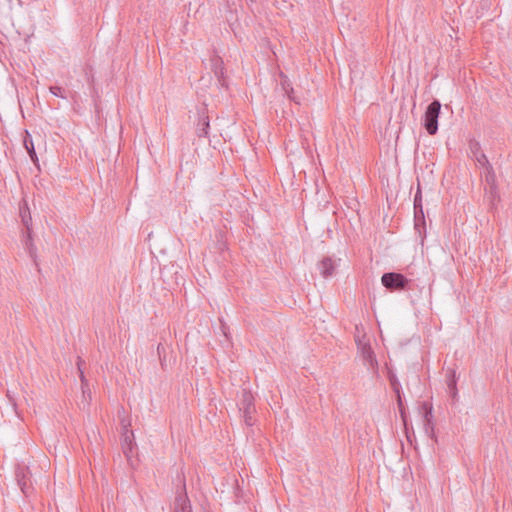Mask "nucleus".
<instances>
[{
    "label": "nucleus",
    "instance_id": "obj_1",
    "mask_svg": "<svg viewBox=\"0 0 512 512\" xmlns=\"http://www.w3.org/2000/svg\"><path fill=\"white\" fill-rule=\"evenodd\" d=\"M356 345L365 365H367L372 370L377 369L378 362L375 353L371 348L370 338L367 336V334H363L362 337L358 334L356 336Z\"/></svg>",
    "mask_w": 512,
    "mask_h": 512
},
{
    "label": "nucleus",
    "instance_id": "obj_2",
    "mask_svg": "<svg viewBox=\"0 0 512 512\" xmlns=\"http://www.w3.org/2000/svg\"><path fill=\"white\" fill-rule=\"evenodd\" d=\"M441 103L438 100L431 102L424 115V127L428 134L435 135L438 131V117L440 114Z\"/></svg>",
    "mask_w": 512,
    "mask_h": 512
},
{
    "label": "nucleus",
    "instance_id": "obj_3",
    "mask_svg": "<svg viewBox=\"0 0 512 512\" xmlns=\"http://www.w3.org/2000/svg\"><path fill=\"white\" fill-rule=\"evenodd\" d=\"M381 282L390 291H400L407 287L409 280L403 274L388 272L382 275Z\"/></svg>",
    "mask_w": 512,
    "mask_h": 512
},
{
    "label": "nucleus",
    "instance_id": "obj_4",
    "mask_svg": "<svg viewBox=\"0 0 512 512\" xmlns=\"http://www.w3.org/2000/svg\"><path fill=\"white\" fill-rule=\"evenodd\" d=\"M15 476L22 493L29 496L33 488L28 467L18 466L15 470Z\"/></svg>",
    "mask_w": 512,
    "mask_h": 512
},
{
    "label": "nucleus",
    "instance_id": "obj_5",
    "mask_svg": "<svg viewBox=\"0 0 512 512\" xmlns=\"http://www.w3.org/2000/svg\"><path fill=\"white\" fill-rule=\"evenodd\" d=\"M341 259L340 258H334V257H324L319 263H318V269L320 271V274L324 278H330L335 275L337 267L340 265Z\"/></svg>",
    "mask_w": 512,
    "mask_h": 512
},
{
    "label": "nucleus",
    "instance_id": "obj_6",
    "mask_svg": "<svg viewBox=\"0 0 512 512\" xmlns=\"http://www.w3.org/2000/svg\"><path fill=\"white\" fill-rule=\"evenodd\" d=\"M174 512H192V507L186 493L185 484H183L182 492L175 498Z\"/></svg>",
    "mask_w": 512,
    "mask_h": 512
},
{
    "label": "nucleus",
    "instance_id": "obj_7",
    "mask_svg": "<svg viewBox=\"0 0 512 512\" xmlns=\"http://www.w3.org/2000/svg\"><path fill=\"white\" fill-rule=\"evenodd\" d=\"M239 411H245L246 408L249 409H255L254 405V397L250 390L244 388L242 389L241 397L238 402Z\"/></svg>",
    "mask_w": 512,
    "mask_h": 512
},
{
    "label": "nucleus",
    "instance_id": "obj_8",
    "mask_svg": "<svg viewBox=\"0 0 512 512\" xmlns=\"http://www.w3.org/2000/svg\"><path fill=\"white\" fill-rule=\"evenodd\" d=\"M23 144H24V147H25L26 151L28 152L31 160L34 163H36L38 161V157H37V154L35 152V147H34V143H33L32 137H31L30 133L27 130L25 131V136H24V139H23Z\"/></svg>",
    "mask_w": 512,
    "mask_h": 512
},
{
    "label": "nucleus",
    "instance_id": "obj_9",
    "mask_svg": "<svg viewBox=\"0 0 512 512\" xmlns=\"http://www.w3.org/2000/svg\"><path fill=\"white\" fill-rule=\"evenodd\" d=\"M20 216H21V219H22V223L26 227V231L28 232V236L30 237V230H32L31 229L32 218H31V214H30V211H29V208H28V205H27L26 201H24L23 205L20 206Z\"/></svg>",
    "mask_w": 512,
    "mask_h": 512
},
{
    "label": "nucleus",
    "instance_id": "obj_10",
    "mask_svg": "<svg viewBox=\"0 0 512 512\" xmlns=\"http://www.w3.org/2000/svg\"><path fill=\"white\" fill-rule=\"evenodd\" d=\"M280 78V84L284 93L288 96L289 99L295 101L296 103H299V101L293 96V88L288 77L285 76L283 73H280Z\"/></svg>",
    "mask_w": 512,
    "mask_h": 512
},
{
    "label": "nucleus",
    "instance_id": "obj_11",
    "mask_svg": "<svg viewBox=\"0 0 512 512\" xmlns=\"http://www.w3.org/2000/svg\"><path fill=\"white\" fill-rule=\"evenodd\" d=\"M447 386H448V391H449L452 399L455 400L457 397L458 391H457V386H456V374H455L454 370H450L447 375Z\"/></svg>",
    "mask_w": 512,
    "mask_h": 512
},
{
    "label": "nucleus",
    "instance_id": "obj_12",
    "mask_svg": "<svg viewBox=\"0 0 512 512\" xmlns=\"http://www.w3.org/2000/svg\"><path fill=\"white\" fill-rule=\"evenodd\" d=\"M24 244H25V248H26L29 256L33 259V261L35 262L36 266H38V264L36 262V258H37L36 251H37V249H36V246L33 243L32 230H30V237L28 236V232L26 231V239L24 241Z\"/></svg>",
    "mask_w": 512,
    "mask_h": 512
},
{
    "label": "nucleus",
    "instance_id": "obj_13",
    "mask_svg": "<svg viewBox=\"0 0 512 512\" xmlns=\"http://www.w3.org/2000/svg\"><path fill=\"white\" fill-rule=\"evenodd\" d=\"M197 135L199 137H207L209 134V117L201 116L197 125Z\"/></svg>",
    "mask_w": 512,
    "mask_h": 512
},
{
    "label": "nucleus",
    "instance_id": "obj_14",
    "mask_svg": "<svg viewBox=\"0 0 512 512\" xmlns=\"http://www.w3.org/2000/svg\"><path fill=\"white\" fill-rule=\"evenodd\" d=\"M414 213H415L416 219H418L420 217H424L423 207H422V195H421V191L419 188L414 197Z\"/></svg>",
    "mask_w": 512,
    "mask_h": 512
},
{
    "label": "nucleus",
    "instance_id": "obj_15",
    "mask_svg": "<svg viewBox=\"0 0 512 512\" xmlns=\"http://www.w3.org/2000/svg\"><path fill=\"white\" fill-rule=\"evenodd\" d=\"M433 407L428 402H423L420 406V413L423 417V422H428V420L433 421V414H432Z\"/></svg>",
    "mask_w": 512,
    "mask_h": 512
},
{
    "label": "nucleus",
    "instance_id": "obj_16",
    "mask_svg": "<svg viewBox=\"0 0 512 512\" xmlns=\"http://www.w3.org/2000/svg\"><path fill=\"white\" fill-rule=\"evenodd\" d=\"M83 364H84V361L80 357H78L77 367H78V371H79V375H80L82 392H83V395H85L86 388L88 387V381L85 378L84 372L82 370V365Z\"/></svg>",
    "mask_w": 512,
    "mask_h": 512
},
{
    "label": "nucleus",
    "instance_id": "obj_17",
    "mask_svg": "<svg viewBox=\"0 0 512 512\" xmlns=\"http://www.w3.org/2000/svg\"><path fill=\"white\" fill-rule=\"evenodd\" d=\"M255 412V409H249V413H248V409L246 408L245 411H242V415H243V419H244V422L247 426H253L254 425V418H253V414Z\"/></svg>",
    "mask_w": 512,
    "mask_h": 512
},
{
    "label": "nucleus",
    "instance_id": "obj_18",
    "mask_svg": "<svg viewBox=\"0 0 512 512\" xmlns=\"http://www.w3.org/2000/svg\"><path fill=\"white\" fill-rule=\"evenodd\" d=\"M49 90L56 97H60L62 99H66L67 98V96L64 95V90L61 87H59V86H51L49 88Z\"/></svg>",
    "mask_w": 512,
    "mask_h": 512
},
{
    "label": "nucleus",
    "instance_id": "obj_19",
    "mask_svg": "<svg viewBox=\"0 0 512 512\" xmlns=\"http://www.w3.org/2000/svg\"><path fill=\"white\" fill-rule=\"evenodd\" d=\"M423 428H424L425 433L428 436H430V437L434 436V423H433V421L428 420V422H423Z\"/></svg>",
    "mask_w": 512,
    "mask_h": 512
},
{
    "label": "nucleus",
    "instance_id": "obj_20",
    "mask_svg": "<svg viewBox=\"0 0 512 512\" xmlns=\"http://www.w3.org/2000/svg\"><path fill=\"white\" fill-rule=\"evenodd\" d=\"M359 334V336H363V334H366L365 333V328L363 326V323L360 322L359 324H357L355 326V335H354V338L356 339V336Z\"/></svg>",
    "mask_w": 512,
    "mask_h": 512
},
{
    "label": "nucleus",
    "instance_id": "obj_21",
    "mask_svg": "<svg viewBox=\"0 0 512 512\" xmlns=\"http://www.w3.org/2000/svg\"><path fill=\"white\" fill-rule=\"evenodd\" d=\"M398 403H399V407H400L401 417L403 419L404 425L406 426L407 425V423H406V416H405V413H404V411L402 409V402H401V398L400 397H399Z\"/></svg>",
    "mask_w": 512,
    "mask_h": 512
},
{
    "label": "nucleus",
    "instance_id": "obj_22",
    "mask_svg": "<svg viewBox=\"0 0 512 512\" xmlns=\"http://www.w3.org/2000/svg\"><path fill=\"white\" fill-rule=\"evenodd\" d=\"M220 329L221 331L223 332V334L228 338V334H227V331H226V325H225V322L223 321H220Z\"/></svg>",
    "mask_w": 512,
    "mask_h": 512
},
{
    "label": "nucleus",
    "instance_id": "obj_23",
    "mask_svg": "<svg viewBox=\"0 0 512 512\" xmlns=\"http://www.w3.org/2000/svg\"><path fill=\"white\" fill-rule=\"evenodd\" d=\"M477 160L480 164H484L487 162L486 156L484 154H481L480 157L477 158Z\"/></svg>",
    "mask_w": 512,
    "mask_h": 512
},
{
    "label": "nucleus",
    "instance_id": "obj_24",
    "mask_svg": "<svg viewBox=\"0 0 512 512\" xmlns=\"http://www.w3.org/2000/svg\"><path fill=\"white\" fill-rule=\"evenodd\" d=\"M213 61H214L215 69H216L221 61H220V59H214Z\"/></svg>",
    "mask_w": 512,
    "mask_h": 512
},
{
    "label": "nucleus",
    "instance_id": "obj_25",
    "mask_svg": "<svg viewBox=\"0 0 512 512\" xmlns=\"http://www.w3.org/2000/svg\"><path fill=\"white\" fill-rule=\"evenodd\" d=\"M127 432H128V431L126 430V433H127ZM128 440H129V437H128V435L126 434V435H125V442H127Z\"/></svg>",
    "mask_w": 512,
    "mask_h": 512
},
{
    "label": "nucleus",
    "instance_id": "obj_26",
    "mask_svg": "<svg viewBox=\"0 0 512 512\" xmlns=\"http://www.w3.org/2000/svg\"><path fill=\"white\" fill-rule=\"evenodd\" d=\"M490 177H491L490 175H487V176H486L487 181H489V180H490Z\"/></svg>",
    "mask_w": 512,
    "mask_h": 512
}]
</instances>
